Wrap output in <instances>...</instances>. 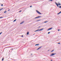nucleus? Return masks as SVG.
<instances>
[{"label":"nucleus","instance_id":"nucleus-1","mask_svg":"<svg viewBox=\"0 0 61 61\" xmlns=\"http://www.w3.org/2000/svg\"><path fill=\"white\" fill-rule=\"evenodd\" d=\"M56 5L58 7V5H61V4H60V3H59L58 4L57 3H56V2H55Z\"/></svg>","mask_w":61,"mask_h":61},{"label":"nucleus","instance_id":"nucleus-2","mask_svg":"<svg viewBox=\"0 0 61 61\" xmlns=\"http://www.w3.org/2000/svg\"><path fill=\"white\" fill-rule=\"evenodd\" d=\"M36 12H37V13H38V14H40V15H41V14H42L41 13L37 10H36Z\"/></svg>","mask_w":61,"mask_h":61},{"label":"nucleus","instance_id":"nucleus-3","mask_svg":"<svg viewBox=\"0 0 61 61\" xmlns=\"http://www.w3.org/2000/svg\"><path fill=\"white\" fill-rule=\"evenodd\" d=\"M56 53H53L51 55H50V56H54V55H56Z\"/></svg>","mask_w":61,"mask_h":61},{"label":"nucleus","instance_id":"nucleus-4","mask_svg":"<svg viewBox=\"0 0 61 61\" xmlns=\"http://www.w3.org/2000/svg\"><path fill=\"white\" fill-rule=\"evenodd\" d=\"M41 17H42V16H38L37 17L35 18V19H36V18H39Z\"/></svg>","mask_w":61,"mask_h":61},{"label":"nucleus","instance_id":"nucleus-5","mask_svg":"<svg viewBox=\"0 0 61 61\" xmlns=\"http://www.w3.org/2000/svg\"><path fill=\"white\" fill-rule=\"evenodd\" d=\"M52 28H49V29L47 30V31H49V30H51V29H52Z\"/></svg>","mask_w":61,"mask_h":61},{"label":"nucleus","instance_id":"nucleus-6","mask_svg":"<svg viewBox=\"0 0 61 61\" xmlns=\"http://www.w3.org/2000/svg\"><path fill=\"white\" fill-rule=\"evenodd\" d=\"M37 31H40V29H38L37 30L35 31V32H37Z\"/></svg>","mask_w":61,"mask_h":61},{"label":"nucleus","instance_id":"nucleus-7","mask_svg":"<svg viewBox=\"0 0 61 61\" xmlns=\"http://www.w3.org/2000/svg\"><path fill=\"white\" fill-rule=\"evenodd\" d=\"M43 29H44V28H42L41 29H40V31H42V30H43Z\"/></svg>","mask_w":61,"mask_h":61},{"label":"nucleus","instance_id":"nucleus-8","mask_svg":"<svg viewBox=\"0 0 61 61\" xmlns=\"http://www.w3.org/2000/svg\"><path fill=\"white\" fill-rule=\"evenodd\" d=\"M39 44H37L35 45V46H39Z\"/></svg>","mask_w":61,"mask_h":61},{"label":"nucleus","instance_id":"nucleus-9","mask_svg":"<svg viewBox=\"0 0 61 61\" xmlns=\"http://www.w3.org/2000/svg\"><path fill=\"white\" fill-rule=\"evenodd\" d=\"M29 32L27 31V35H28V34H29Z\"/></svg>","mask_w":61,"mask_h":61},{"label":"nucleus","instance_id":"nucleus-10","mask_svg":"<svg viewBox=\"0 0 61 61\" xmlns=\"http://www.w3.org/2000/svg\"><path fill=\"white\" fill-rule=\"evenodd\" d=\"M2 9H3V8H1V9H0V11H1V10H2Z\"/></svg>","mask_w":61,"mask_h":61},{"label":"nucleus","instance_id":"nucleus-11","mask_svg":"<svg viewBox=\"0 0 61 61\" xmlns=\"http://www.w3.org/2000/svg\"><path fill=\"white\" fill-rule=\"evenodd\" d=\"M16 19L14 20L13 21V22H15V21H16Z\"/></svg>","mask_w":61,"mask_h":61},{"label":"nucleus","instance_id":"nucleus-12","mask_svg":"<svg viewBox=\"0 0 61 61\" xmlns=\"http://www.w3.org/2000/svg\"><path fill=\"white\" fill-rule=\"evenodd\" d=\"M47 21H45V22H44V23H47Z\"/></svg>","mask_w":61,"mask_h":61},{"label":"nucleus","instance_id":"nucleus-13","mask_svg":"<svg viewBox=\"0 0 61 61\" xmlns=\"http://www.w3.org/2000/svg\"><path fill=\"white\" fill-rule=\"evenodd\" d=\"M59 7L60 8H61V6H60Z\"/></svg>","mask_w":61,"mask_h":61},{"label":"nucleus","instance_id":"nucleus-14","mask_svg":"<svg viewBox=\"0 0 61 61\" xmlns=\"http://www.w3.org/2000/svg\"><path fill=\"white\" fill-rule=\"evenodd\" d=\"M23 21H22V22L20 23V24L21 25V24H23Z\"/></svg>","mask_w":61,"mask_h":61},{"label":"nucleus","instance_id":"nucleus-15","mask_svg":"<svg viewBox=\"0 0 61 61\" xmlns=\"http://www.w3.org/2000/svg\"><path fill=\"white\" fill-rule=\"evenodd\" d=\"M6 11H5L4 12V13H6Z\"/></svg>","mask_w":61,"mask_h":61},{"label":"nucleus","instance_id":"nucleus-16","mask_svg":"<svg viewBox=\"0 0 61 61\" xmlns=\"http://www.w3.org/2000/svg\"><path fill=\"white\" fill-rule=\"evenodd\" d=\"M40 21V20H37V22H38V21Z\"/></svg>","mask_w":61,"mask_h":61},{"label":"nucleus","instance_id":"nucleus-17","mask_svg":"<svg viewBox=\"0 0 61 61\" xmlns=\"http://www.w3.org/2000/svg\"><path fill=\"white\" fill-rule=\"evenodd\" d=\"M50 32H49L48 33V34H50Z\"/></svg>","mask_w":61,"mask_h":61},{"label":"nucleus","instance_id":"nucleus-18","mask_svg":"<svg viewBox=\"0 0 61 61\" xmlns=\"http://www.w3.org/2000/svg\"><path fill=\"white\" fill-rule=\"evenodd\" d=\"M42 47V46H41L39 48L40 49V48H41V47Z\"/></svg>","mask_w":61,"mask_h":61},{"label":"nucleus","instance_id":"nucleus-19","mask_svg":"<svg viewBox=\"0 0 61 61\" xmlns=\"http://www.w3.org/2000/svg\"><path fill=\"white\" fill-rule=\"evenodd\" d=\"M3 60H4V58H3L2 59V61H3Z\"/></svg>","mask_w":61,"mask_h":61},{"label":"nucleus","instance_id":"nucleus-20","mask_svg":"<svg viewBox=\"0 0 61 61\" xmlns=\"http://www.w3.org/2000/svg\"><path fill=\"white\" fill-rule=\"evenodd\" d=\"M1 6H3V4H1Z\"/></svg>","mask_w":61,"mask_h":61},{"label":"nucleus","instance_id":"nucleus-21","mask_svg":"<svg viewBox=\"0 0 61 61\" xmlns=\"http://www.w3.org/2000/svg\"><path fill=\"white\" fill-rule=\"evenodd\" d=\"M54 51V50H52V51H51V52H53V51Z\"/></svg>","mask_w":61,"mask_h":61},{"label":"nucleus","instance_id":"nucleus-22","mask_svg":"<svg viewBox=\"0 0 61 61\" xmlns=\"http://www.w3.org/2000/svg\"><path fill=\"white\" fill-rule=\"evenodd\" d=\"M39 49H40L39 48H38L37 49V50H39Z\"/></svg>","mask_w":61,"mask_h":61},{"label":"nucleus","instance_id":"nucleus-23","mask_svg":"<svg viewBox=\"0 0 61 61\" xmlns=\"http://www.w3.org/2000/svg\"><path fill=\"white\" fill-rule=\"evenodd\" d=\"M60 14V13L59 12L57 14V15H59V14Z\"/></svg>","mask_w":61,"mask_h":61},{"label":"nucleus","instance_id":"nucleus-24","mask_svg":"<svg viewBox=\"0 0 61 61\" xmlns=\"http://www.w3.org/2000/svg\"><path fill=\"white\" fill-rule=\"evenodd\" d=\"M3 18V17H0V18Z\"/></svg>","mask_w":61,"mask_h":61},{"label":"nucleus","instance_id":"nucleus-25","mask_svg":"<svg viewBox=\"0 0 61 61\" xmlns=\"http://www.w3.org/2000/svg\"><path fill=\"white\" fill-rule=\"evenodd\" d=\"M2 32H1L0 33V35L1 34H2Z\"/></svg>","mask_w":61,"mask_h":61},{"label":"nucleus","instance_id":"nucleus-26","mask_svg":"<svg viewBox=\"0 0 61 61\" xmlns=\"http://www.w3.org/2000/svg\"><path fill=\"white\" fill-rule=\"evenodd\" d=\"M58 31H60V30L58 29Z\"/></svg>","mask_w":61,"mask_h":61},{"label":"nucleus","instance_id":"nucleus-27","mask_svg":"<svg viewBox=\"0 0 61 61\" xmlns=\"http://www.w3.org/2000/svg\"><path fill=\"white\" fill-rule=\"evenodd\" d=\"M53 1V0H50V1Z\"/></svg>","mask_w":61,"mask_h":61},{"label":"nucleus","instance_id":"nucleus-28","mask_svg":"<svg viewBox=\"0 0 61 61\" xmlns=\"http://www.w3.org/2000/svg\"><path fill=\"white\" fill-rule=\"evenodd\" d=\"M58 44H60V42L58 43Z\"/></svg>","mask_w":61,"mask_h":61},{"label":"nucleus","instance_id":"nucleus-29","mask_svg":"<svg viewBox=\"0 0 61 61\" xmlns=\"http://www.w3.org/2000/svg\"><path fill=\"white\" fill-rule=\"evenodd\" d=\"M21 12V10H20L19 11V12Z\"/></svg>","mask_w":61,"mask_h":61},{"label":"nucleus","instance_id":"nucleus-30","mask_svg":"<svg viewBox=\"0 0 61 61\" xmlns=\"http://www.w3.org/2000/svg\"><path fill=\"white\" fill-rule=\"evenodd\" d=\"M21 37H23V35H22V36H21Z\"/></svg>","mask_w":61,"mask_h":61},{"label":"nucleus","instance_id":"nucleus-31","mask_svg":"<svg viewBox=\"0 0 61 61\" xmlns=\"http://www.w3.org/2000/svg\"><path fill=\"white\" fill-rule=\"evenodd\" d=\"M32 6H30V7H32Z\"/></svg>","mask_w":61,"mask_h":61},{"label":"nucleus","instance_id":"nucleus-32","mask_svg":"<svg viewBox=\"0 0 61 61\" xmlns=\"http://www.w3.org/2000/svg\"><path fill=\"white\" fill-rule=\"evenodd\" d=\"M59 13L60 14V13H61V11H60Z\"/></svg>","mask_w":61,"mask_h":61},{"label":"nucleus","instance_id":"nucleus-33","mask_svg":"<svg viewBox=\"0 0 61 61\" xmlns=\"http://www.w3.org/2000/svg\"><path fill=\"white\" fill-rule=\"evenodd\" d=\"M35 35V34H34L33 35Z\"/></svg>","mask_w":61,"mask_h":61},{"label":"nucleus","instance_id":"nucleus-34","mask_svg":"<svg viewBox=\"0 0 61 61\" xmlns=\"http://www.w3.org/2000/svg\"><path fill=\"white\" fill-rule=\"evenodd\" d=\"M51 61H52V60H51Z\"/></svg>","mask_w":61,"mask_h":61},{"label":"nucleus","instance_id":"nucleus-35","mask_svg":"<svg viewBox=\"0 0 61 61\" xmlns=\"http://www.w3.org/2000/svg\"><path fill=\"white\" fill-rule=\"evenodd\" d=\"M31 55H33V54H31Z\"/></svg>","mask_w":61,"mask_h":61},{"label":"nucleus","instance_id":"nucleus-36","mask_svg":"<svg viewBox=\"0 0 61 61\" xmlns=\"http://www.w3.org/2000/svg\"><path fill=\"white\" fill-rule=\"evenodd\" d=\"M40 27H41L40 26H39V28H40Z\"/></svg>","mask_w":61,"mask_h":61},{"label":"nucleus","instance_id":"nucleus-37","mask_svg":"<svg viewBox=\"0 0 61 61\" xmlns=\"http://www.w3.org/2000/svg\"><path fill=\"white\" fill-rule=\"evenodd\" d=\"M8 11H10V10H8Z\"/></svg>","mask_w":61,"mask_h":61},{"label":"nucleus","instance_id":"nucleus-38","mask_svg":"<svg viewBox=\"0 0 61 61\" xmlns=\"http://www.w3.org/2000/svg\"><path fill=\"white\" fill-rule=\"evenodd\" d=\"M13 49H11V50H13Z\"/></svg>","mask_w":61,"mask_h":61},{"label":"nucleus","instance_id":"nucleus-39","mask_svg":"<svg viewBox=\"0 0 61 61\" xmlns=\"http://www.w3.org/2000/svg\"><path fill=\"white\" fill-rule=\"evenodd\" d=\"M49 51V50H48V51Z\"/></svg>","mask_w":61,"mask_h":61},{"label":"nucleus","instance_id":"nucleus-40","mask_svg":"<svg viewBox=\"0 0 61 61\" xmlns=\"http://www.w3.org/2000/svg\"><path fill=\"white\" fill-rule=\"evenodd\" d=\"M24 21H23V23H24Z\"/></svg>","mask_w":61,"mask_h":61},{"label":"nucleus","instance_id":"nucleus-41","mask_svg":"<svg viewBox=\"0 0 61 61\" xmlns=\"http://www.w3.org/2000/svg\"><path fill=\"white\" fill-rule=\"evenodd\" d=\"M45 59V58H44V59Z\"/></svg>","mask_w":61,"mask_h":61},{"label":"nucleus","instance_id":"nucleus-42","mask_svg":"<svg viewBox=\"0 0 61 61\" xmlns=\"http://www.w3.org/2000/svg\"><path fill=\"white\" fill-rule=\"evenodd\" d=\"M2 28H3V27H2Z\"/></svg>","mask_w":61,"mask_h":61}]
</instances>
